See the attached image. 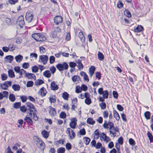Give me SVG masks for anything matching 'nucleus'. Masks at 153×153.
I'll list each match as a JSON object with an SVG mask.
<instances>
[{
    "instance_id": "1",
    "label": "nucleus",
    "mask_w": 153,
    "mask_h": 153,
    "mask_svg": "<svg viewBox=\"0 0 153 153\" xmlns=\"http://www.w3.org/2000/svg\"><path fill=\"white\" fill-rule=\"evenodd\" d=\"M32 37L37 41L42 42L46 40V37L44 35L41 33H35L32 35Z\"/></svg>"
},
{
    "instance_id": "2",
    "label": "nucleus",
    "mask_w": 153,
    "mask_h": 153,
    "mask_svg": "<svg viewBox=\"0 0 153 153\" xmlns=\"http://www.w3.org/2000/svg\"><path fill=\"white\" fill-rule=\"evenodd\" d=\"M35 139V144L39 148L44 149L45 148V145L42 140L38 137H36Z\"/></svg>"
},
{
    "instance_id": "3",
    "label": "nucleus",
    "mask_w": 153,
    "mask_h": 153,
    "mask_svg": "<svg viewBox=\"0 0 153 153\" xmlns=\"http://www.w3.org/2000/svg\"><path fill=\"white\" fill-rule=\"evenodd\" d=\"M68 67V65L66 62H63L62 64L59 63L56 65V68L60 72L67 70Z\"/></svg>"
},
{
    "instance_id": "4",
    "label": "nucleus",
    "mask_w": 153,
    "mask_h": 153,
    "mask_svg": "<svg viewBox=\"0 0 153 153\" xmlns=\"http://www.w3.org/2000/svg\"><path fill=\"white\" fill-rule=\"evenodd\" d=\"M48 60V58L46 55H42L39 56V62L42 63L43 65H46Z\"/></svg>"
},
{
    "instance_id": "5",
    "label": "nucleus",
    "mask_w": 153,
    "mask_h": 153,
    "mask_svg": "<svg viewBox=\"0 0 153 153\" xmlns=\"http://www.w3.org/2000/svg\"><path fill=\"white\" fill-rule=\"evenodd\" d=\"M54 23L56 25L62 23L63 21L62 18L61 16H57L54 18Z\"/></svg>"
},
{
    "instance_id": "6",
    "label": "nucleus",
    "mask_w": 153,
    "mask_h": 153,
    "mask_svg": "<svg viewBox=\"0 0 153 153\" xmlns=\"http://www.w3.org/2000/svg\"><path fill=\"white\" fill-rule=\"evenodd\" d=\"M33 17V15L32 13L28 12L26 13L25 18L28 22H30L32 21Z\"/></svg>"
},
{
    "instance_id": "7",
    "label": "nucleus",
    "mask_w": 153,
    "mask_h": 153,
    "mask_svg": "<svg viewBox=\"0 0 153 153\" xmlns=\"http://www.w3.org/2000/svg\"><path fill=\"white\" fill-rule=\"evenodd\" d=\"M16 24L19 25L20 27H23V26L25 24L24 18L23 16H22L18 18Z\"/></svg>"
},
{
    "instance_id": "8",
    "label": "nucleus",
    "mask_w": 153,
    "mask_h": 153,
    "mask_svg": "<svg viewBox=\"0 0 153 153\" xmlns=\"http://www.w3.org/2000/svg\"><path fill=\"white\" fill-rule=\"evenodd\" d=\"M77 121V120L76 118L72 119L71 120V122L69 124L70 127L73 129L75 128L76 125Z\"/></svg>"
},
{
    "instance_id": "9",
    "label": "nucleus",
    "mask_w": 153,
    "mask_h": 153,
    "mask_svg": "<svg viewBox=\"0 0 153 153\" xmlns=\"http://www.w3.org/2000/svg\"><path fill=\"white\" fill-rule=\"evenodd\" d=\"M89 94L88 93H85V103L88 105H89L91 104V98L90 97Z\"/></svg>"
},
{
    "instance_id": "10",
    "label": "nucleus",
    "mask_w": 153,
    "mask_h": 153,
    "mask_svg": "<svg viewBox=\"0 0 153 153\" xmlns=\"http://www.w3.org/2000/svg\"><path fill=\"white\" fill-rule=\"evenodd\" d=\"M102 126L105 128L108 129L109 127H113V126H114V124L112 122L109 121L107 123L106 121L105 120Z\"/></svg>"
},
{
    "instance_id": "11",
    "label": "nucleus",
    "mask_w": 153,
    "mask_h": 153,
    "mask_svg": "<svg viewBox=\"0 0 153 153\" xmlns=\"http://www.w3.org/2000/svg\"><path fill=\"white\" fill-rule=\"evenodd\" d=\"M46 91L45 88L44 87H43L40 89V90L38 92V95L43 97L46 95Z\"/></svg>"
},
{
    "instance_id": "12",
    "label": "nucleus",
    "mask_w": 153,
    "mask_h": 153,
    "mask_svg": "<svg viewBox=\"0 0 153 153\" xmlns=\"http://www.w3.org/2000/svg\"><path fill=\"white\" fill-rule=\"evenodd\" d=\"M95 67L93 66H91L89 68V76L91 77L95 70Z\"/></svg>"
},
{
    "instance_id": "13",
    "label": "nucleus",
    "mask_w": 153,
    "mask_h": 153,
    "mask_svg": "<svg viewBox=\"0 0 153 153\" xmlns=\"http://www.w3.org/2000/svg\"><path fill=\"white\" fill-rule=\"evenodd\" d=\"M51 89L53 91L57 90L59 88L58 86L56 84L54 81L52 82L51 83Z\"/></svg>"
},
{
    "instance_id": "14",
    "label": "nucleus",
    "mask_w": 153,
    "mask_h": 153,
    "mask_svg": "<svg viewBox=\"0 0 153 153\" xmlns=\"http://www.w3.org/2000/svg\"><path fill=\"white\" fill-rule=\"evenodd\" d=\"M25 77H27L29 79H34L36 78V76L34 74L30 73H26L25 75Z\"/></svg>"
},
{
    "instance_id": "15",
    "label": "nucleus",
    "mask_w": 153,
    "mask_h": 153,
    "mask_svg": "<svg viewBox=\"0 0 153 153\" xmlns=\"http://www.w3.org/2000/svg\"><path fill=\"white\" fill-rule=\"evenodd\" d=\"M13 58V56L11 55L7 56L4 58V59L6 60V62L9 63H11Z\"/></svg>"
},
{
    "instance_id": "16",
    "label": "nucleus",
    "mask_w": 153,
    "mask_h": 153,
    "mask_svg": "<svg viewBox=\"0 0 153 153\" xmlns=\"http://www.w3.org/2000/svg\"><path fill=\"white\" fill-rule=\"evenodd\" d=\"M24 120L27 123L28 125H32L33 124V121L32 119L29 117H26L24 118Z\"/></svg>"
},
{
    "instance_id": "17",
    "label": "nucleus",
    "mask_w": 153,
    "mask_h": 153,
    "mask_svg": "<svg viewBox=\"0 0 153 153\" xmlns=\"http://www.w3.org/2000/svg\"><path fill=\"white\" fill-rule=\"evenodd\" d=\"M49 114L52 117L54 116L56 114V111L55 108H52L50 109L49 111Z\"/></svg>"
},
{
    "instance_id": "18",
    "label": "nucleus",
    "mask_w": 153,
    "mask_h": 153,
    "mask_svg": "<svg viewBox=\"0 0 153 153\" xmlns=\"http://www.w3.org/2000/svg\"><path fill=\"white\" fill-rule=\"evenodd\" d=\"M23 58L22 56L20 54L16 56L15 57L16 61L18 63H20L22 61Z\"/></svg>"
},
{
    "instance_id": "19",
    "label": "nucleus",
    "mask_w": 153,
    "mask_h": 153,
    "mask_svg": "<svg viewBox=\"0 0 153 153\" xmlns=\"http://www.w3.org/2000/svg\"><path fill=\"white\" fill-rule=\"evenodd\" d=\"M143 28L141 25L138 26L134 29V31L135 32H141L143 30Z\"/></svg>"
},
{
    "instance_id": "20",
    "label": "nucleus",
    "mask_w": 153,
    "mask_h": 153,
    "mask_svg": "<svg viewBox=\"0 0 153 153\" xmlns=\"http://www.w3.org/2000/svg\"><path fill=\"white\" fill-rule=\"evenodd\" d=\"M49 102L51 103H55L56 102V97L54 95L51 96L49 98Z\"/></svg>"
},
{
    "instance_id": "21",
    "label": "nucleus",
    "mask_w": 153,
    "mask_h": 153,
    "mask_svg": "<svg viewBox=\"0 0 153 153\" xmlns=\"http://www.w3.org/2000/svg\"><path fill=\"white\" fill-rule=\"evenodd\" d=\"M44 138L47 139L49 136V134L48 132L45 130H43L41 132Z\"/></svg>"
},
{
    "instance_id": "22",
    "label": "nucleus",
    "mask_w": 153,
    "mask_h": 153,
    "mask_svg": "<svg viewBox=\"0 0 153 153\" xmlns=\"http://www.w3.org/2000/svg\"><path fill=\"white\" fill-rule=\"evenodd\" d=\"M87 123L88 124L90 125H93L95 124V122L94 120H93L92 118L89 117L87 119Z\"/></svg>"
},
{
    "instance_id": "23",
    "label": "nucleus",
    "mask_w": 153,
    "mask_h": 153,
    "mask_svg": "<svg viewBox=\"0 0 153 153\" xmlns=\"http://www.w3.org/2000/svg\"><path fill=\"white\" fill-rule=\"evenodd\" d=\"M114 115L116 120L118 121L120 119V115L115 110L113 111Z\"/></svg>"
},
{
    "instance_id": "24",
    "label": "nucleus",
    "mask_w": 153,
    "mask_h": 153,
    "mask_svg": "<svg viewBox=\"0 0 153 153\" xmlns=\"http://www.w3.org/2000/svg\"><path fill=\"white\" fill-rule=\"evenodd\" d=\"M27 107H28V108H32L34 110V111H36V109L35 108L34 105L30 102H27L26 103Z\"/></svg>"
},
{
    "instance_id": "25",
    "label": "nucleus",
    "mask_w": 153,
    "mask_h": 153,
    "mask_svg": "<svg viewBox=\"0 0 153 153\" xmlns=\"http://www.w3.org/2000/svg\"><path fill=\"white\" fill-rule=\"evenodd\" d=\"M79 37L82 42H84L85 38L83 33L82 32H80L79 33Z\"/></svg>"
},
{
    "instance_id": "26",
    "label": "nucleus",
    "mask_w": 153,
    "mask_h": 153,
    "mask_svg": "<svg viewBox=\"0 0 153 153\" xmlns=\"http://www.w3.org/2000/svg\"><path fill=\"white\" fill-rule=\"evenodd\" d=\"M12 88L15 91H19L20 89V86L18 84H14L12 85Z\"/></svg>"
},
{
    "instance_id": "27",
    "label": "nucleus",
    "mask_w": 153,
    "mask_h": 153,
    "mask_svg": "<svg viewBox=\"0 0 153 153\" xmlns=\"http://www.w3.org/2000/svg\"><path fill=\"white\" fill-rule=\"evenodd\" d=\"M62 97L64 100H67L69 97V94L67 92H65L62 94Z\"/></svg>"
},
{
    "instance_id": "28",
    "label": "nucleus",
    "mask_w": 153,
    "mask_h": 153,
    "mask_svg": "<svg viewBox=\"0 0 153 153\" xmlns=\"http://www.w3.org/2000/svg\"><path fill=\"white\" fill-rule=\"evenodd\" d=\"M8 74L10 78H13L15 76L14 72L12 70H9L8 71Z\"/></svg>"
},
{
    "instance_id": "29",
    "label": "nucleus",
    "mask_w": 153,
    "mask_h": 153,
    "mask_svg": "<svg viewBox=\"0 0 153 153\" xmlns=\"http://www.w3.org/2000/svg\"><path fill=\"white\" fill-rule=\"evenodd\" d=\"M98 59L102 61L104 59V56L103 54L100 51L98 52L97 54Z\"/></svg>"
},
{
    "instance_id": "30",
    "label": "nucleus",
    "mask_w": 153,
    "mask_h": 153,
    "mask_svg": "<svg viewBox=\"0 0 153 153\" xmlns=\"http://www.w3.org/2000/svg\"><path fill=\"white\" fill-rule=\"evenodd\" d=\"M21 105L20 102H16L13 104V107L16 109H18L20 108Z\"/></svg>"
},
{
    "instance_id": "31",
    "label": "nucleus",
    "mask_w": 153,
    "mask_h": 153,
    "mask_svg": "<svg viewBox=\"0 0 153 153\" xmlns=\"http://www.w3.org/2000/svg\"><path fill=\"white\" fill-rule=\"evenodd\" d=\"M9 99L12 102H14L16 100L15 95L12 94H10L9 96Z\"/></svg>"
},
{
    "instance_id": "32",
    "label": "nucleus",
    "mask_w": 153,
    "mask_h": 153,
    "mask_svg": "<svg viewBox=\"0 0 153 153\" xmlns=\"http://www.w3.org/2000/svg\"><path fill=\"white\" fill-rule=\"evenodd\" d=\"M144 115L147 120H149L150 119L151 113L149 111L145 112L144 114Z\"/></svg>"
},
{
    "instance_id": "33",
    "label": "nucleus",
    "mask_w": 153,
    "mask_h": 153,
    "mask_svg": "<svg viewBox=\"0 0 153 153\" xmlns=\"http://www.w3.org/2000/svg\"><path fill=\"white\" fill-rule=\"evenodd\" d=\"M43 75L45 77L48 78L50 77L51 75L50 71L48 70L45 71L43 73Z\"/></svg>"
},
{
    "instance_id": "34",
    "label": "nucleus",
    "mask_w": 153,
    "mask_h": 153,
    "mask_svg": "<svg viewBox=\"0 0 153 153\" xmlns=\"http://www.w3.org/2000/svg\"><path fill=\"white\" fill-rule=\"evenodd\" d=\"M72 79L74 82L78 81L80 79V77L78 76L75 75L72 77Z\"/></svg>"
},
{
    "instance_id": "35",
    "label": "nucleus",
    "mask_w": 153,
    "mask_h": 153,
    "mask_svg": "<svg viewBox=\"0 0 153 153\" xmlns=\"http://www.w3.org/2000/svg\"><path fill=\"white\" fill-rule=\"evenodd\" d=\"M84 140V143L86 145H88L89 144L91 140L90 138L87 137H85L83 138Z\"/></svg>"
},
{
    "instance_id": "36",
    "label": "nucleus",
    "mask_w": 153,
    "mask_h": 153,
    "mask_svg": "<svg viewBox=\"0 0 153 153\" xmlns=\"http://www.w3.org/2000/svg\"><path fill=\"white\" fill-rule=\"evenodd\" d=\"M147 136L150 141V142L152 143L153 142V136L152 134L149 132H148L147 133Z\"/></svg>"
},
{
    "instance_id": "37",
    "label": "nucleus",
    "mask_w": 153,
    "mask_h": 153,
    "mask_svg": "<svg viewBox=\"0 0 153 153\" xmlns=\"http://www.w3.org/2000/svg\"><path fill=\"white\" fill-rule=\"evenodd\" d=\"M44 83V81L42 79H38L35 82V85H39Z\"/></svg>"
},
{
    "instance_id": "38",
    "label": "nucleus",
    "mask_w": 153,
    "mask_h": 153,
    "mask_svg": "<svg viewBox=\"0 0 153 153\" xmlns=\"http://www.w3.org/2000/svg\"><path fill=\"white\" fill-rule=\"evenodd\" d=\"M65 149L63 147H60L57 151V153H65Z\"/></svg>"
},
{
    "instance_id": "39",
    "label": "nucleus",
    "mask_w": 153,
    "mask_h": 153,
    "mask_svg": "<svg viewBox=\"0 0 153 153\" xmlns=\"http://www.w3.org/2000/svg\"><path fill=\"white\" fill-rule=\"evenodd\" d=\"M102 95L104 98L107 99L108 98V92L107 91L105 90L102 93Z\"/></svg>"
},
{
    "instance_id": "40",
    "label": "nucleus",
    "mask_w": 153,
    "mask_h": 153,
    "mask_svg": "<svg viewBox=\"0 0 153 153\" xmlns=\"http://www.w3.org/2000/svg\"><path fill=\"white\" fill-rule=\"evenodd\" d=\"M8 47L9 50L11 51H12L15 50V47L13 44H10L9 45Z\"/></svg>"
},
{
    "instance_id": "41",
    "label": "nucleus",
    "mask_w": 153,
    "mask_h": 153,
    "mask_svg": "<svg viewBox=\"0 0 153 153\" xmlns=\"http://www.w3.org/2000/svg\"><path fill=\"white\" fill-rule=\"evenodd\" d=\"M114 126H113V127H109L108 129L110 130L109 132L110 134H112L113 135V137H114L116 136V132H113L112 131V129L114 127Z\"/></svg>"
},
{
    "instance_id": "42",
    "label": "nucleus",
    "mask_w": 153,
    "mask_h": 153,
    "mask_svg": "<svg viewBox=\"0 0 153 153\" xmlns=\"http://www.w3.org/2000/svg\"><path fill=\"white\" fill-rule=\"evenodd\" d=\"M31 69L33 72L36 73L38 71L39 68L36 66H34L32 67Z\"/></svg>"
},
{
    "instance_id": "43",
    "label": "nucleus",
    "mask_w": 153,
    "mask_h": 153,
    "mask_svg": "<svg viewBox=\"0 0 153 153\" xmlns=\"http://www.w3.org/2000/svg\"><path fill=\"white\" fill-rule=\"evenodd\" d=\"M99 105L102 109H105L106 108V104L105 102H102L100 103Z\"/></svg>"
},
{
    "instance_id": "44",
    "label": "nucleus",
    "mask_w": 153,
    "mask_h": 153,
    "mask_svg": "<svg viewBox=\"0 0 153 153\" xmlns=\"http://www.w3.org/2000/svg\"><path fill=\"white\" fill-rule=\"evenodd\" d=\"M1 87L3 89L7 90L8 87V85H7L6 83L4 82L2 84H1Z\"/></svg>"
},
{
    "instance_id": "45",
    "label": "nucleus",
    "mask_w": 153,
    "mask_h": 153,
    "mask_svg": "<svg viewBox=\"0 0 153 153\" xmlns=\"http://www.w3.org/2000/svg\"><path fill=\"white\" fill-rule=\"evenodd\" d=\"M33 82L31 81H28L26 84V86L27 87H31L33 86Z\"/></svg>"
},
{
    "instance_id": "46",
    "label": "nucleus",
    "mask_w": 153,
    "mask_h": 153,
    "mask_svg": "<svg viewBox=\"0 0 153 153\" xmlns=\"http://www.w3.org/2000/svg\"><path fill=\"white\" fill-rule=\"evenodd\" d=\"M129 143L130 145L132 146H134L135 144L134 140L132 138H131L129 139Z\"/></svg>"
},
{
    "instance_id": "47",
    "label": "nucleus",
    "mask_w": 153,
    "mask_h": 153,
    "mask_svg": "<svg viewBox=\"0 0 153 153\" xmlns=\"http://www.w3.org/2000/svg\"><path fill=\"white\" fill-rule=\"evenodd\" d=\"M59 117L61 118H65L66 117V114L64 112H62L60 114Z\"/></svg>"
},
{
    "instance_id": "48",
    "label": "nucleus",
    "mask_w": 153,
    "mask_h": 153,
    "mask_svg": "<svg viewBox=\"0 0 153 153\" xmlns=\"http://www.w3.org/2000/svg\"><path fill=\"white\" fill-rule=\"evenodd\" d=\"M124 13L128 17H130L131 15L130 12L128 10H126L124 11Z\"/></svg>"
},
{
    "instance_id": "49",
    "label": "nucleus",
    "mask_w": 153,
    "mask_h": 153,
    "mask_svg": "<svg viewBox=\"0 0 153 153\" xmlns=\"http://www.w3.org/2000/svg\"><path fill=\"white\" fill-rule=\"evenodd\" d=\"M50 63V64L53 63L55 61V58L53 56H51L49 58Z\"/></svg>"
},
{
    "instance_id": "50",
    "label": "nucleus",
    "mask_w": 153,
    "mask_h": 153,
    "mask_svg": "<svg viewBox=\"0 0 153 153\" xmlns=\"http://www.w3.org/2000/svg\"><path fill=\"white\" fill-rule=\"evenodd\" d=\"M65 146L66 149L68 150H70L71 149L72 146L71 144L70 143H67L66 144Z\"/></svg>"
},
{
    "instance_id": "51",
    "label": "nucleus",
    "mask_w": 153,
    "mask_h": 153,
    "mask_svg": "<svg viewBox=\"0 0 153 153\" xmlns=\"http://www.w3.org/2000/svg\"><path fill=\"white\" fill-rule=\"evenodd\" d=\"M20 111L23 113H25L27 110V109L25 105L21 106L20 107Z\"/></svg>"
},
{
    "instance_id": "52",
    "label": "nucleus",
    "mask_w": 153,
    "mask_h": 153,
    "mask_svg": "<svg viewBox=\"0 0 153 153\" xmlns=\"http://www.w3.org/2000/svg\"><path fill=\"white\" fill-rule=\"evenodd\" d=\"M1 79L3 81L7 79V74H3L1 75Z\"/></svg>"
},
{
    "instance_id": "53",
    "label": "nucleus",
    "mask_w": 153,
    "mask_h": 153,
    "mask_svg": "<svg viewBox=\"0 0 153 153\" xmlns=\"http://www.w3.org/2000/svg\"><path fill=\"white\" fill-rule=\"evenodd\" d=\"M20 99L22 102H25L26 101L27 98L26 96H22L20 97Z\"/></svg>"
},
{
    "instance_id": "54",
    "label": "nucleus",
    "mask_w": 153,
    "mask_h": 153,
    "mask_svg": "<svg viewBox=\"0 0 153 153\" xmlns=\"http://www.w3.org/2000/svg\"><path fill=\"white\" fill-rule=\"evenodd\" d=\"M33 120L35 121L38 120L39 118L38 117V116H37L36 112H35L33 113Z\"/></svg>"
},
{
    "instance_id": "55",
    "label": "nucleus",
    "mask_w": 153,
    "mask_h": 153,
    "mask_svg": "<svg viewBox=\"0 0 153 153\" xmlns=\"http://www.w3.org/2000/svg\"><path fill=\"white\" fill-rule=\"evenodd\" d=\"M29 66V64L28 63L25 62L22 65V67L25 69L28 68Z\"/></svg>"
},
{
    "instance_id": "56",
    "label": "nucleus",
    "mask_w": 153,
    "mask_h": 153,
    "mask_svg": "<svg viewBox=\"0 0 153 153\" xmlns=\"http://www.w3.org/2000/svg\"><path fill=\"white\" fill-rule=\"evenodd\" d=\"M71 34L69 32L67 34L66 36L65 40L67 41H69L71 39Z\"/></svg>"
},
{
    "instance_id": "57",
    "label": "nucleus",
    "mask_w": 153,
    "mask_h": 153,
    "mask_svg": "<svg viewBox=\"0 0 153 153\" xmlns=\"http://www.w3.org/2000/svg\"><path fill=\"white\" fill-rule=\"evenodd\" d=\"M71 134L69 136L70 137V138L71 139H74L75 137V133L74 132L73 130H71Z\"/></svg>"
},
{
    "instance_id": "58",
    "label": "nucleus",
    "mask_w": 153,
    "mask_h": 153,
    "mask_svg": "<svg viewBox=\"0 0 153 153\" xmlns=\"http://www.w3.org/2000/svg\"><path fill=\"white\" fill-rule=\"evenodd\" d=\"M39 50L40 52L42 54L44 53L46 51L45 48L42 46L39 47Z\"/></svg>"
},
{
    "instance_id": "59",
    "label": "nucleus",
    "mask_w": 153,
    "mask_h": 153,
    "mask_svg": "<svg viewBox=\"0 0 153 153\" xmlns=\"http://www.w3.org/2000/svg\"><path fill=\"white\" fill-rule=\"evenodd\" d=\"M88 89V87L85 85H82L81 87V90L84 91H86Z\"/></svg>"
},
{
    "instance_id": "60",
    "label": "nucleus",
    "mask_w": 153,
    "mask_h": 153,
    "mask_svg": "<svg viewBox=\"0 0 153 153\" xmlns=\"http://www.w3.org/2000/svg\"><path fill=\"white\" fill-rule=\"evenodd\" d=\"M69 66L71 68H75L76 66V64L73 62H70L69 63Z\"/></svg>"
},
{
    "instance_id": "61",
    "label": "nucleus",
    "mask_w": 153,
    "mask_h": 153,
    "mask_svg": "<svg viewBox=\"0 0 153 153\" xmlns=\"http://www.w3.org/2000/svg\"><path fill=\"white\" fill-rule=\"evenodd\" d=\"M113 97L116 99H117L118 96V94L117 92L115 91H113Z\"/></svg>"
},
{
    "instance_id": "62",
    "label": "nucleus",
    "mask_w": 153,
    "mask_h": 153,
    "mask_svg": "<svg viewBox=\"0 0 153 153\" xmlns=\"http://www.w3.org/2000/svg\"><path fill=\"white\" fill-rule=\"evenodd\" d=\"M94 134L95 136L96 137L95 138L96 139H98L100 136V134L99 132L98 131V130H96L94 131Z\"/></svg>"
},
{
    "instance_id": "63",
    "label": "nucleus",
    "mask_w": 153,
    "mask_h": 153,
    "mask_svg": "<svg viewBox=\"0 0 153 153\" xmlns=\"http://www.w3.org/2000/svg\"><path fill=\"white\" fill-rule=\"evenodd\" d=\"M103 117L105 118H107L108 117V113L107 111H104L103 112Z\"/></svg>"
},
{
    "instance_id": "64",
    "label": "nucleus",
    "mask_w": 153,
    "mask_h": 153,
    "mask_svg": "<svg viewBox=\"0 0 153 153\" xmlns=\"http://www.w3.org/2000/svg\"><path fill=\"white\" fill-rule=\"evenodd\" d=\"M79 133L81 135H85L86 134V131L84 128H82V129L79 131Z\"/></svg>"
}]
</instances>
